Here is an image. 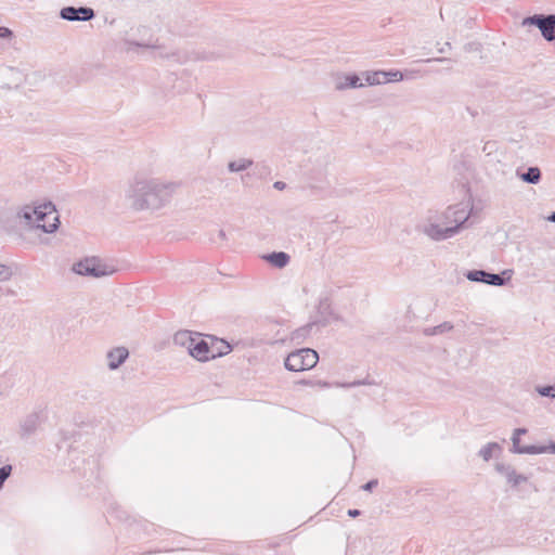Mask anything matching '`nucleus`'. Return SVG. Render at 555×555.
I'll list each match as a JSON object with an SVG mask.
<instances>
[{"mask_svg":"<svg viewBox=\"0 0 555 555\" xmlns=\"http://www.w3.org/2000/svg\"><path fill=\"white\" fill-rule=\"evenodd\" d=\"M179 184L159 178L134 177L125 191V198L134 211L159 210L168 205Z\"/></svg>","mask_w":555,"mask_h":555,"instance_id":"f257e3e1","label":"nucleus"},{"mask_svg":"<svg viewBox=\"0 0 555 555\" xmlns=\"http://www.w3.org/2000/svg\"><path fill=\"white\" fill-rule=\"evenodd\" d=\"M468 217L467 205H452L437 217V222L423 224L421 231L434 241H443L455 235Z\"/></svg>","mask_w":555,"mask_h":555,"instance_id":"f03ea898","label":"nucleus"},{"mask_svg":"<svg viewBox=\"0 0 555 555\" xmlns=\"http://www.w3.org/2000/svg\"><path fill=\"white\" fill-rule=\"evenodd\" d=\"M18 217L46 233H53L60 225L57 211L51 202L38 206L26 205L18 211Z\"/></svg>","mask_w":555,"mask_h":555,"instance_id":"7ed1b4c3","label":"nucleus"},{"mask_svg":"<svg viewBox=\"0 0 555 555\" xmlns=\"http://www.w3.org/2000/svg\"><path fill=\"white\" fill-rule=\"evenodd\" d=\"M73 271L79 275L103 278L115 273L116 268L112 264H107L100 258L90 257L75 263Z\"/></svg>","mask_w":555,"mask_h":555,"instance_id":"20e7f679","label":"nucleus"},{"mask_svg":"<svg viewBox=\"0 0 555 555\" xmlns=\"http://www.w3.org/2000/svg\"><path fill=\"white\" fill-rule=\"evenodd\" d=\"M319 361L317 351L304 348L291 352L285 359V367L292 372H300L314 367Z\"/></svg>","mask_w":555,"mask_h":555,"instance_id":"39448f33","label":"nucleus"},{"mask_svg":"<svg viewBox=\"0 0 555 555\" xmlns=\"http://www.w3.org/2000/svg\"><path fill=\"white\" fill-rule=\"evenodd\" d=\"M522 26H535L541 31L542 37L552 42L555 40V15L554 14H534L522 20Z\"/></svg>","mask_w":555,"mask_h":555,"instance_id":"423d86ee","label":"nucleus"},{"mask_svg":"<svg viewBox=\"0 0 555 555\" xmlns=\"http://www.w3.org/2000/svg\"><path fill=\"white\" fill-rule=\"evenodd\" d=\"M231 350V346L229 344H224V351H216L214 346H209L206 340L197 336L192 348H190L189 354L198 361L205 362L210 359L228 354Z\"/></svg>","mask_w":555,"mask_h":555,"instance_id":"0eeeda50","label":"nucleus"},{"mask_svg":"<svg viewBox=\"0 0 555 555\" xmlns=\"http://www.w3.org/2000/svg\"><path fill=\"white\" fill-rule=\"evenodd\" d=\"M472 282L485 283L492 286H504L512 278V270H504L501 274L485 270H470L465 274Z\"/></svg>","mask_w":555,"mask_h":555,"instance_id":"6e6552de","label":"nucleus"},{"mask_svg":"<svg viewBox=\"0 0 555 555\" xmlns=\"http://www.w3.org/2000/svg\"><path fill=\"white\" fill-rule=\"evenodd\" d=\"M60 17L68 22H89L95 17V12L89 7H64L60 11Z\"/></svg>","mask_w":555,"mask_h":555,"instance_id":"1a4fd4ad","label":"nucleus"},{"mask_svg":"<svg viewBox=\"0 0 555 555\" xmlns=\"http://www.w3.org/2000/svg\"><path fill=\"white\" fill-rule=\"evenodd\" d=\"M335 90L344 91L347 89H357L364 87L361 78L357 74L337 73L333 76Z\"/></svg>","mask_w":555,"mask_h":555,"instance_id":"9d476101","label":"nucleus"},{"mask_svg":"<svg viewBox=\"0 0 555 555\" xmlns=\"http://www.w3.org/2000/svg\"><path fill=\"white\" fill-rule=\"evenodd\" d=\"M129 357V350L126 347H114L106 353L107 366L111 371H115L120 367L122 363Z\"/></svg>","mask_w":555,"mask_h":555,"instance_id":"9b49d317","label":"nucleus"},{"mask_svg":"<svg viewBox=\"0 0 555 555\" xmlns=\"http://www.w3.org/2000/svg\"><path fill=\"white\" fill-rule=\"evenodd\" d=\"M43 420L42 412H33L28 414L21 423L22 436L33 435Z\"/></svg>","mask_w":555,"mask_h":555,"instance_id":"f8f14e48","label":"nucleus"},{"mask_svg":"<svg viewBox=\"0 0 555 555\" xmlns=\"http://www.w3.org/2000/svg\"><path fill=\"white\" fill-rule=\"evenodd\" d=\"M262 258L278 269L285 268L291 261L289 255L285 251H273L264 255Z\"/></svg>","mask_w":555,"mask_h":555,"instance_id":"ddd939ff","label":"nucleus"},{"mask_svg":"<svg viewBox=\"0 0 555 555\" xmlns=\"http://www.w3.org/2000/svg\"><path fill=\"white\" fill-rule=\"evenodd\" d=\"M362 75L364 76V80L369 86L386 83L390 79L388 78L389 74L384 70L364 72Z\"/></svg>","mask_w":555,"mask_h":555,"instance_id":"4468645a","label":"nucleus"},{"mask_svg":"<svg viewBox=\"0 0 555 555\" xmlns=\"http://www.w3.org/2000/svg\"><path fill=\"white\" fill-rule=\"evenodd\" d=\"M517 176L528 184H537L540 182L542 173L539 167H529L525 172L517 170Z\"/></svg>","mask_w":555,"mask_h":555,"instance_id":"2eb2a0df","label":"nucleus"},{"mask_svg":"<svg viewBox=\"0 0 555 555\" xmlns=\"http://www.w3.org/2000/svg\"><path fill=\"white\" fill-rule=\"evenodd\" d=\"M502 452V447L498 442H489L479 450V456L483 461L489 462L492 457L499 456Z\"/></svg>","mask_w":555,"mask_h":555,"instance_id":"dca6fc26","label":"nucleus"},{"mask_svg":"<svg viewBox=\"0 0 555 555\" xmlns=\"http://www.w3.org/2000/svg\"><path fill=\"white\" fill-rule=\"evenodd\" d=\"M196 337L192 336V333L189 331H180L175 334L173 343L178 346L185 347L190 352V348H192L194 340Z\"/></svg>","mask_w":555,"mask_h":555,"instance_id":"f3484780","label":"nucleus"},{"mask_svg":"<svg viewBox=\"0 0 555 555\" xmlns=\"http://www.w3.org/2000/svg\"><path fill=\"white\" fill-rule=\"evenodd\" d=\"M534 451V446H520V438L512 436L511 452L516 454H533Z\"/></svg>","mask_w":555,"mask_h":555,"instance_id":"a211bd4d","label":"nucleus"},{"mask_svg":"<svg viewBox=\"0 0 555 555\" xmlns=\"http://www.w3.org/2000/svg\"><path fill=\"white\" fill-rule=\"evenodd\" d=\"M453 330V324L451 322H443L437 326L426 327L423 333L426 336L440 335Z\"/></svg>","mask_w":555,"mask_h":555,"instance_id":"6ab92c4d","label":"nucleus"},{"mask_svg":"<svg viewBox=\"0 0 555 555\" xmlns=\"http://www.w3.org/2000/svg\"><path fill=\"white\" fill-rule=\"evenodd\" d=\"M251 165H253V160L246 159V158H241V159H237V160L230 162L228 164V169L231 172H240V171L246 170Z\"/></svg>","mask_w":555,"mask_h":555,"instance_id":"aec40b11","label":"nucleus"},{"mask_svg":"<svg viewBox=\"0 0 555 555\" xmlns=\"http://www.w3.org/2000/svg\"><path fill=\"white\" fill-rule=\"evenodd\" d=\"M362 385H377V383L374 379H371L369 376L364 379H358L350 383H335L334 386L340 387V388H353Z\"/></svg>","mask_w":555,"mask_h":555,"instance_id":"412c9836","label":"nucleus"},{"mask_svg":"<svg viewBox=\"0 0 555 555\" xmlns=\"http://www.w3.org/2000/svg\"><path fill=\"white\" fill-rule=\"evenodd\" d=\"M317 325L315 322H311V323H308L307 325L302 326V327H299L297 328L296 331L293 332L292 334V339L293 340H299L301 338H305L309 332Z\"/></svg>","mask_w":555,"mask_h":555,"instance_id":"4be33fe9","label":"nucleus"},{"mask_svg":"<svg viewBox=\"0 0 555 555\" xmlns=\"http://www.w3.org/2000/svg\"><path fill=\"white\" fill-rule=\"evenodd\" d=\"M507 482L511 483L513 487H517L521 482H526L528 478L525 475L517 474L516 470L513 468V470H509V474L506 476Z\"/></svg>","mask_w":555,"mask_h":555,"instance_id":"5701e85b","label":"nucleus"},{"mask_svg":"<svg viewBox=\"0 0 555 555\" xmlns=\"http://www.w3.org/2000/svg\"><path fill=\"white\" fill-rule=\"evenodd\" d=\"M535 391L542 397H548L551 399H555V384L554 385H545V386H537Z\"/></svg>","mask_w":555,"mask_h":555,"instance_id":"b1692460","label":"nucleus"},{"mask_svg":"<svg viewBox=\"0 0 555 555\" xmlns=\"http://www.w3.org/2000/svg\"><path fill=\"white\" fill-rule=\"evenodd\" d=\"M535 451L533 454H542V453H548V454H555V442L551 441L547 446H534Z\"/></svg>","mask_w":555,"mask_h":555,"instance_id":"393cba45","label":"nucleus"},{"mask_svg":"<svg viewBox=\"0 0 555 555\" xmlns=\"http://www.w3.org/2000/svg\"><path fill=\"white\" fill-rule=\"evenodd\" d=\"M482 152L486 156H491L498 152V142L496 141H487L483 144Z\"/></svg>","mask_w":555,"mask_h":555,"instance_id":"a878e982","label":"nucleus"},{"mask_svg":"<svg viewBox=\"0 0 555 555\" xmlns=\"http://www.w3.org/2000/svg\"><path fill=\"white\" fill-rule=\"evenodd\" d=\"M13 275L12 269L5 264H0V282L9 281Z\"/></svg>","mask_w":555,"mask_h":555,"instance_id":"bb28decb","label":"nucleus"},{"mask_svg":"<svg viewBox=\"0 0 555 555\" xmlns=\"http://www.w3.org/2000/svg\"><path fill=\"white\" fill-rule=\"evenodd\" d=\"M12 472L11 465H4L0 468V489L3 487L5 480L10 477Z\"/></svg>","mask_w":555,"mask_h":555,"instance_id":"cd10ccee","label":"nucleus"},{"mask_svg":"<svg viewBox=\"0 0 555 555\" xmlns=\"http://www.w3.org/2000/svg\"><path fill=\"white\" fill-rule=\"evenodd\" d=\"M300 384L309 385V386H318V387H321V388H330L332 386V384H330L327 382H323V380H307V379H302V380H300Z\"/></svg>","mask_w":555,"mask_h":555,"instance_id":"c85d7f7f","label":"nucleus"},{"mask_svg":"<svg viewBox=\"0 0 555 555\" xmlns=\"http://www.w3.org/2000/svg\"><path fill=\"white\" fill-rule=\"evenodd\" d=\"M495 470L499 474H502V475H504L506 477L509 474V470H513V467L511 465H508V464L496 463L495 464Z\"/></svg>","mask_w":555,"mask_h":555,"instance_id":"c756f323","label":"nucleus"},{"mask_svg":"<svg viewBox=\"0 0 555 555\" xmlns=\"http://www.w3.org/2000/svg\"><path fill=\"white\" fill-rule=\"evenodd\" d=\"M126 44L128 46V50H130L132 47H143V48H151V49H159V46L156 44H150V43H141L137 41H126Z\"/></svg>","mask_w":555,"mask_h":555,"instance_id":"7c9ffc66","label":"nucleus"},{"mask_svg":"<svg viewBox=\"0 0 555 555\" xmlns=\"http://www.w3.org/2000/svg\"><path fill=\"white\" fill-rule=\"evenodd\" d=\"M389 75H388V78L389 81H400L403 79V75L401 72L399 70H395V72H387Z\"/></svg>","mask_w":555,"mask_h":555,"instance_id":"2f4dec72","label":"nucleus"},{"mask_svg":"<svg viewBox=\"0 0 555 555\" xmlns=\"http://www.w3.org/2000/svg\"><path fill=\"white\" fill-rule=\"evenodd\" d=\"M378 485L377 479H372L362 486L364 491H372Z\"/></svg>","mask_w":555,"mask_h":555,"instance_id":"473e14b6","label":"nucleus"},{"mask_svg":"<svg viewBox=\"0 0 555 555\" xmlns=\"http://www.w3.org/2000/svg\"><path fill=\"white\" fill-rule=\"evenodd\" d=\"M479 47H480V44H479V43L469 42V43H467V44L464 47V49H465V51H468V52H469V51H473V50H479Z\"/></svg>","mask_w":555,"mask_h":555,"instance_id":"72a5a7b5","label":"nucleus"},{"mask_svg":"<svg viewBox=\"0 0 555 555\" xmlns=\"http://www.w3.org/2000/svg\"><path fill=\"white\" fill-rule=\"evenodd\" d=\"M12 36V31L9 28L0 27V37L8 38Z\"/></svg>","mask_w":555,"mask_h":555,"instance_id":"f704fd0d","label":"nucleus"},{"mask_svg":"<svg viewBox=\"0 0 555 555\" xmlns=\"http://www.w3.org/2000/svg\"><path fill=\"white\" fill-rule=\"evenodd\" d=\"M273 188L279 191H282L286 188V183L283 181H276V182H274Z\"/></svg>","mask_w":555,"mask_h":555,"instance_id":"c9c22d12","label":"nucleus"},{"mask_svg":"<svg viewBox=\"0 0 555 555\" xmlns=\"http://www.w3.org/2000/svg\"><path fill=\"white\" fill-rule=\"evenodd\" d=\"M526 434H527L526 428H516L513 433V436L520 438L521 435H526Z\"/></svg>","mask_w":555,"mask_h":555,"instance_id":"e433bc0d","label":"nucleus"},{"mask_svg":"<svg viewBox=\"0 0 555 555\" xmlns=\"http://www.w3.org/2000/svg\"><path fill=\"white\" fill-rule=\"evenodd\" d=\"M360 514H361V512H360L359 509H349V511H348V515H349L350 517H357V516H359Z\"/></svg>","mask_w":555,"mask_h":555,"instance_id":"4c0bfd02","label":"nucleus"},{"mask_svg":"<svg viewBox=\"0 0 555 555\" xmlns=\"http://www.w3.org/2000/svg\"><path fill=\"white\" fill-rule=\"evenodd\" d=\"M218 237L222 241H225L227 240V234L223 230H219L218 231Z\"/></svg>","mask_w":555,"mask_h":555,"instance_id":"58836bf2","label":"nucleus"},{"mask_svg":"<svg viewBox=\"0 0 555 555\" xmlns=\"http://www.w3.org/2000/svg\"><path fill=\"white\" fill-rule=\"evenodd\" d=\"M430 61L444 62V61H448V59H446V57H437V59L426 60V62H430Z\"/></svg>","mask_w":555,"mask_h":555,"instance_id":"ea45409f","label":"nucleus"},{"mask_svg":"<svg viewBox=\"0 0 555 555\" xmlns=\"http://www.w3.org/2000/svg\"><path fill=\"white\" fill-rule=\"evenodd\" d=\"M547 220L550 222H554L555 223V211H553L548 217H547Z\"/></svg>","mask_w":555,"mask_h":555,"instance_id":"a19ab883","label":"nucleus"},{"mask_svg":"<svg viewBox=\"0 0 555 555\" xmlns=\"http://www.w3.org/2000/svg\"><path fill=\"white\" fill-rule=\"evenodd\" d=\"M219 343L221 345V348H219L217 351H224V344H228V343L224 340H220Z\"/></svg>","mask_w":555,"mask_h":555,"instance_id":"79ce46f5","label":"nucleus"}]
</instances>
